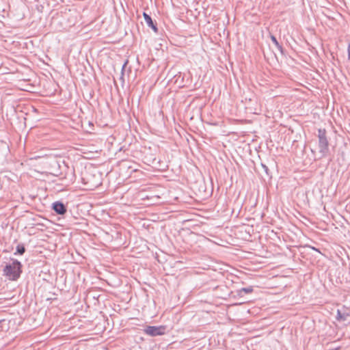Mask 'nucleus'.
<instances>
[{"label": "nucleus", "mask_w": 350, "mask_h": 350, "mask_svg": "<svg viewBox=\"0 0 350 350\" xmlns=\"http://www.w3.org/2000/svg\"><path fill=\"white\" fill-rule=\"evenodd\" d=\"M25 247L23 246H18L16 248V252L19 254H23L25 252Z\"/></svg>", "instance_id": "nucleus-6"}, {"label": "nucleus", "mask_w": 350, "mask_h": 350, "mask_svg": "<svg viewBox=\"0 0 350 350\" xmlns=\"http://www.w3.org/2000/svg\"><path fill=\"white\" fill-rule=\"evenodd\" d=\"M144 17L146 23H147V25L148 26L152 25L153 21H152L151 17L148 14H147L146 13L144 12Z\"/></svg>", "instance_id": "nucleus-5"}, {"label": "nucleus", "mask_w": 350, "mask_h": 350, "mask_svg": "<svg viewBox=\"0 0 350 350\" xmlns=\"http://www.w3.org/2000/svg\"><path fill=\"white\" fill-rule=\"evenodd\" d=\"M241 292H245V293H251L252 291V288L251 287H248V288H243L241 290Z\"/></svg>", "instance_id": "nucleus-7"}, {"label": "nucleus", "mask_w": 350, "mask_h": 350, "mask_svg": "<svg viewBox=\"0 0 350 350\" xmlns=\"http://www.w3.org/2000/svg\"><path fill=\"white\" fill-rule=\"evenodd\" d=\"M21 262L16 260H13V262L10 264H8L5 266L4 269V273L6 275L10 280H16L21 273Z\"/></svg>", "instance_id": "nucleus-1"}, {"label": "nucleus", "mask_w": 350, "mask_h": 350, "mask_svg": "<svg viewBox=\"0 0 350 350\" xmlns=\"http://www.w3.org/2000/svg\"><path fill=\"white\" fill-rule=\"evenodd\" d=\"M150 27H152V29H153L155 32H157V27L154 25V23H152V25H150Z\"/></svg>", "instance_id": "nucleus-9"}, {"label": "nucleus", "mask_w": 350, "mask_h": 350, "mask_svg": "<svg viewBox=\"0 0 350 350\" xmlns=\"http://www.w3.org/2000/svg\"><path fill=\"white\" fill-rule=\"evenodd\" d=\"M271 40L273 41V42L276 45V46H278L279 44L276 40V38L274 37V36H271Z\"/></svg>", "instance_id": "nucleus-8"}, {"label": "nucleus", "mask_w": 350, "mask_h": 350, "mask_svg": "<svg viewBox=\"0 0 350 350\" xmlns=\"http://www.w3.org/2000/svg\"><path fill=\"white\" fill-rule=\"evenodd\" d=\"M318 133L319 152L324 155L328 150V142L325 137V131L319 129Z\"/></svg>", "instance_id": "nucleus-2"}, {"label": "nucleus", "mask_w": 350, "mask_h": 350, "mask_svg": "<svg viewBox=\"0 0 350 350\" xmlns=\"http://www.w3.org/2000/svg\"><path fill=\"white\" fill-rule=\"evenodd\" d=\"M53 209L59 215H64L66 212V208L62 202H55L53 204Z\"/></svg>", "instance_id": "nucleus-4"}, {"label": "nucleus", "mask_w": 350, "mask_h": 350, "mask_svg": "<svg viewBox=\"0 0 350 350\" xmlns=\"http://www.w3.org/2000/svg\"><path fill=\"white\" fill-rule=\"evenodd\" d=\"M338 319H342V315H341V314H340V311H339V310H338Z\"/></svg>", "instance_id": "nucleus-11"}, {"label": "nucleus", "mask_w": 350, "mask_h": 350, "mask_svg": "<svg viewBox=\"0 0 350 350\" xmlns=\"http://www.w3.org/2000/svg\"><path fill=\"white\" fill-rule=\"evenodd\" d=\"M165 326H148L145 329V332L152 336H161L165 334Z\"/></svg>", "instance_id": "nucleus-3"}, {"label": "nucleus", "mask_w": 350, "mask_h": 350, "mask_svg": "<svg viewBox=\"0 0 350 350\" xmlns=\"http://www.w3.org/2000/svg\"><path fill=\"white\" fill-rule=\"evenodd\" d=\"M348 57L350 59V44L348 46Z\"/></svg>", "instance_id": "nucleus-10"}]
</instances>
